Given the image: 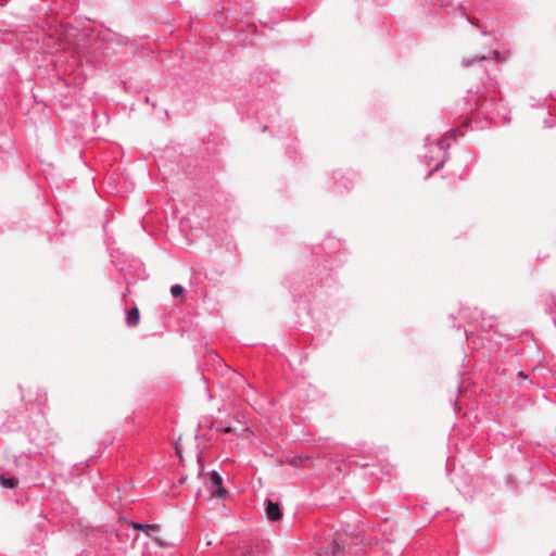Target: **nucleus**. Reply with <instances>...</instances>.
<instances>
[{"instance_id": "2", "label": "nucleus", "mask_w": 556, "mask_h": 556, "mask_svg": "<svg viewBox=\"0 0 556 556\" xmlns=\"http://www.w3.org/2000/svg\"><path fill=\"white\" fill-rule=\"evenodd\" d=\"M466 105L475 118L483 117L494 124H498L496 114H500V106L502 105L493 97H478L467 100Z\"/></svg>"}, {"instance_id": "4", "label": "nucleus", "mask_w": 556, "mask_h": 556, "mask_svg": "<svg viewBox=\"0 0 556 556\" xmlns=\"http://www.w3.org/2000/svg\"><path fill=\"white\" fill-rule=\"evenodd\" d=\"M27 435L28 441L39 447L53 444L55 440V433L46 422L45 418L39 415L37 419L27 427Z\"/></svg>"}, {"instance_id": "10", "label": "nucleus", "mask_w": 556, "mask_h": 556, "mask_svg": "<svg viewBox=\"0 0 556 556\" xmlns=\"http://www.w3.org/2000/svg\"><path fill=\"white\" fill-rule=\"evenodd\" d=\"M502 61L501 53L495 50L492 52V58L489 60L485 55H478L472 59H464L463 63L465 66H471L476 63H492L493 65L498 64Z\"/></svg>"}, {"instance_id": "17", "label": "nucleus", "mask_w": 556, "mask_h": 556, "mask_svg": "<svg viewBox=\"0 0 556 556\" xmlns=\"http://www.w3.org/2000/svg\"><path fill=\"white\" fill-rule=\"evenodd\" d=\"M496 118L498 124L508 125L511 122V117L509 111L503 104L500 106V114H496Z\"/></svg>"}, {"instance_id": "22", "label": "nucleus", "mask_w": 556, "mask_h": 556, "mask_svg": "<svg viewBox=\"0 0 556 556\" xmlns=\"http://www.w3.org/2000/svg\"><path fill=\"white\" fill-rule=\"evenodd\" d=\"M518 378L521 380H528V376L525 374L523 370L518 371Z\"/></svg>"}, {"instance_id": "1", "label": "nucleus", "mask_w": 556, "mask_h": 556, "mask_svg": "<svg viewBox=\"0 0 556 556\" xmlns=\"http://www.w3.org/2000/svg\"><path fill=\"white\" fill-rule=\"evenodd\" d=\"M457 134V130L451 129L439 139H433L430 135L425 138L426 152L421 154L420 157L427 165L435 162L433 168L429 172L427 177H430L444 166L445 162L448 160L447 150L451 147L452 141L456 140Z\"/></svg>"}, {"instance_id": "11", "label": "nucleus", "mask_w": 556, "mask_h": 556, "mask_svg": "<svg viewBox=\"0 0 556 556\" xmlns=\"http://www.w3.org/2000/svg\"><path fill=\"white\" fill-rule=\"evenodd\" d=\"M265 513L266 517L271 521H278L282 518L280 505L270 500L266 501Z\"/></svg>"}, {"instance_id": "19", "label": "nucleus", "mask_w": 556, "mask_h": 556, "mask_svg": "<svg viewBox=\"0 0 556 556\" xmlns=\"http://www.w3.org/2000/svg\"><path fill=\"white\" fill-rule=\"evenodd\" d=\"M21 425H16L12 420H8L1 425V432H10L15 431L16 429H20Z\"/></svg>"}, {"instance_id": "7", "label": "nucleus", "mask_w": 556, "mask_h": 556, "mask_svg": "<svg viewBox=\"0 0 556 556\" xmlns=\"http://www.w3.org/2000/svg\"><path fill=\"white\" fill-rule=\"evenodd\" d=\"M331 179L339 192L348 191L353 187V177L351 174H346L341 169L332 173Z\"/></svg>"}, {"instance_id": "3", "label": "nucleus", "mask_w": 556, "mask_h": 556, "mask_svg": "<svg viewBox=\"0 0 556 556\" xmlns=\"http://www.w3.org/2000/svg\"><path fill=\"white\" fill-rule=\"evenodd\" d=\"M5 457L8 462L12 458L13 473L18 476L22 479L34 478L39 473V459L36 454L22 453L20 455H10L5 453Z\"/></svg>"}, {"instance_id": "15", "label": "nucleus", "mask_w": 556, "mask_h": 556, "mask_svg": "<svg viewBox=\"0 0 556 556\" xmlns=\"http://www.w3.org/2000/svg\"><path fill=\"white\" fill-rule=\"evenodd\" d=\"M140 314L137 307H132L127 312L126 324L128 327H136L139 324Z\"/></svg>"}, {"instance_id": "24", "label": "nucleus", "mask_w": 556, "mask_h": 556, "mask_svg": "<svg viewBox=\"0 0 556 556\" xmlns=\"http://www.w3.org/2000/svg\"><path fill=\"white\" fill-rule=\"evenodd\" d=\"M457 390H458V393L463 392V382H458Z\"/></svg>"}, {"instance_id": "14", "label": "nucleus", "mask_w": 556, "mask_h": 556, "mask_svg": "<svg viewBox=\"0 0 556 556\" xmlns=\"http://www.w3.org/2000/svg\"><path fill=\"white\" fill-rule=\"evenodd\" d=\"M478 316L475 317V320L478 321V319L480 318V327L482 330L484 331H491L494 329V318L492 316H483L482 313H477Z\"/></svg>"}, {"instance_id": "8", "label": "nucleus", "mask_w": 556, "mask_h": 556, "mask_svg": "<svg viewBox=\"0 0 556 556\" xmlns=\"http://www.w3.org/2000/svg\"><path fill=\"white\" fill-rule=\"evenodd\" d=\"M320 556H346L341 544V535H336L329 546L321 549Z\"/></svg>"}, {"instance_id": "28", "label": "nucleus", "mask_w": 556, "mask_h": 556, "mask_svg": "<svg viewBox=\"0 0 556 556\" xmlns=\"http://www.w3.org/2000/svg\"><path fill=\"white\" fill-rule=\"evenodd\" d=\"M267 128H268V126H267V125H264V126H263V131H266V130H267Z\"/></svg>"}, {"instance_id": "16", "label": "nucleus", "mask_w": 556, "mask_h": 556, "mask_svg": "<svg viewBox=\"0 0 556 556\" xmlns=\"http://www.w3.org/2000/svg\"><path fill=\"white\" fill-rule=\"evenodd\" d=\"M130 526L132 529H138L146 532L149 536H152L151 531H159L157 525L131 522Z\"/></svg>"}, {"instance_id": "13", "label": "nucleus", "mask_w": 556, "mask_h": 556, "mask_svg": "<svg viewBox=\"0 0 556 556\" xmlns=\"http://www.w3.org/2000/svg\"><path fill=\"white\" fill-rule=\"evenodd\" d=\"M317 275L320 276L318 279L320 289L331 288L336 283V280L333 279L332 275L326 271L325 267L323 268V271H319Z\"/></svg>"}, {"instance_id": "23", "label": "nucleus", "mask_w": 556, "mask_h": 556, "mask_svg": "<svg viewBox=\"0 0 556 556\" xmlns=\"http://www.w3.org/2000/svg\"><path fill=\"white\" fill-rule=\"evenodd\" d=\"M547 301H551L552 304L556 305V298L554 295H551Z\"/></svg>"}, {"instance_id": "18", "label": "nucleus", "mask_w": 556, "mask_h": 556, "mask_svg": "<svg viewBox=\"0 0 556 556\" xmlns=\"http://www.w3.org/2000/svg\"><path fill=\"white\" fill-rule=\"evenodd\" d=\"M218 431L220 432H231V433H236L238 435H242V432H249L250 431V428L249 427H245L244 425H242L241 427V430H237V429H233L232 427L230 426H217L216 428Z\"/></svg>"}, {"instance_id": "5", "label": "nucleus", "mask_w": 556, "mask_h": 556, "mask_svg": "<svg viewBox=\"0 0 556 556\" xmlns=\"http://www.w3.org/2000/svg\"><path fill=\"white\" fill-rule=\"evenodd\" d=\"M326 254V263L333 266L342 265L346 260V251L344 243L334 237H327L321 245Z\"/></svg>"}, {"instance_id": "27", "label": "nucleus", "mask_w": 556, "mask_h": 556, "mask_svg": "<svg viewBox=\"0 0 556 556\" xmlns=\"http://www.w3.org/2000/svg\"><path fill=\"white\" fill-rule=\"evenodd\" d=\"M125 280H126V283H130L131 282L130 279L127 276H125Z\"/></svg>"}, {"instance_id": "25", "label": "nucleus", "mask_w": 556, "mask_h": 556, "mask_svg": "<svg viewBox=\"0 0 556 556\" xmlns=\"http://www.w3.org/2000/svg\"><path fill=\"white\" fill-rule=\"evenodd\" d=\"M452 405L454 406V409H457V400H451Z\"/></svg>"}, {"instance_id": "29", "label": "nucleus", "mask_w": 556, "mask_h": 556, "mask_svg": "<svg viewBox=\"0 0 556 556\" xmlns=\"http://www.w3.org/2000/svg\"><path fill=\"white\" fill-rule=\"evenodd\" d=\"M3 1H4V0H0V3H1V4H3Z\"/></svg>"}, {"instance_id": "20", "label": "nucleus", "mask_w": 556, "mask_h": 556, "mask_svg": "<svg viewBox=\"0 0 556 556\" xmlns=\"http://www.w3.org/2000/svg\"><path fill=\"white\" fill-rule=\"evenodd\" d=\"M185 289L181 285L176 283L170 287V294L173 298H178L182 295Z\"/></svg>"}, {"instance_id": "9", "label": "nucleus", "mask_w": 556, "mask_h": 556, "mask_svg": "<svg viewBox=\"0 0 556 556\" xmlns=\"http://www.w3.org/2000/svg\"><path fill=\"white\" fill-rule=\"evenodd\" d=\"M20 477L13 473V468L8 466L4 472L0 473V485L4 489H15L18 484Z\"/></svg>"}, {"instance_id": "21", "label": "nucleus", "mask_w": 556, "mask_h": 556, "mask_svg": "<svg viewBox=\"0 0 556 556\" xmlns=\"http://www.w3.org/2000/svg\"><path fill=\"white\" fill-rule=\"evenodd\" d=\"M292 292H293V295H294L295 298H302L303 295H306V293H304V292L302 291V287H301V286H294V287L292 288Z\"/></svg>"}, {"instance_id": "6", "label": "nucleus", "mask_w": 556, "mask_h": 556, "mask_svg": "<svg viewBox=\"0 0 556 556\" xmlns=\"http://www.w3.org/2000/svg\"><path fill=\"white\" fill-rule=\"evenodd\" d=\"M206 486L212 497L224 498L228 495V491L223 485V477L216 470L207 473Z\"/></svg>"}, {"instance_id": "26", "label": "nucleus", "mask_w": 556, "mask_h": 556, "mask_svg": "<svg viewBox=\"0 0 556 556\" xmlns=\"http://www.w3.org/2000/svg\"><path fill=\"white\" fill-rule=\"evenodd\" d=\"M176 453L178 454L179 457H181V452L178 447H176Z\"/></svg>"}, {"instance_id": "12", "label": "nucleus", "mask_w": 556, "mask_h": 556, "mask_svg": "<svg viewBox=\"0 0 556 556\" xmlns=\"http://www.w3.org/2000/svg\"><path fill=\"white\" fill-rule=\"evenodd\" d=\"M456 12H458V13H459V15H460L462 17L466 18V20H467V21H468L472 26H476V27L480 28V29H481V34H482L483 36L489 35V31L486 30L485 26H482V25L480 24V22H479L477 18L470 17V16L467 14V12H466V10H465V8H464V7L459 5V7L456 9Z\"/></svg>"}]
</instances>
